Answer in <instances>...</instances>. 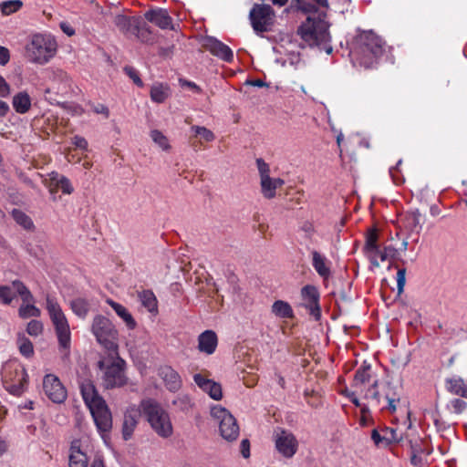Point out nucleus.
Instances as JSON below:
<instances>
[{
    "label": "nucleus",
    "instance_id": "13d9d810",
    "mask_svg": "<svg viewBox=\"0 0 467 467\" xmlns=\"http://www.w3.org/2000/svg\"><path fill=\"white\" fill-rule=\"evenodd\" d=\"M72 143L75 145L76 148H78L79 150H88V143L84 137H81L78 135L74 136L72 138Z\"/></svg>",
    "mask_w": 467,
    "mask_h": 467
},
{
    "label": "nucleus",
    "instance_id": "5701e85b",
    "mask_svg": "<svg viewBox=\"0 0 467 467\" xmlns=\"http://www.w3.org/2000/svg\"><path fill=\"white\" fill-rule=\"evenodd\" d=\"M140 16H127L119 14L114 16L113 24L125 36H132L138 30Z\"/></svg>",
    "mask_w": 467,
    "mask_h": 467
},
{
    "label": "nucleus",
    "instance_id": "3c124183",
    "mask_svg": "<svg viewBox=\"0 0 467 467\" xmlns=\"http://www.w3.org/2000/svg\"><path fill=\"white\" fill-rule=\"evenodd\" d=\"M255 162L260 175V180L266 177H270L269 164L266 163L265 160H263L262 158L256 159Z\"/></svg>",
    "mask_w": 467,
    "mask_h": 467
},
{
    "label": "nucleus",
    "instance_id": "cd10ccee",
    "mask_svg": "<svg viewBox=\"0 0 467 467\" xmlns=\"http://www.w3.org/2000/svg\"><path fill=\"white\" fill-rule=\"evenodd\" d=\"M88 462L87 455L80 450V441L78 440L73 441L68 457L69 467H87Z\"/></svg>",
    "mask_w": 467,
    "mask_h": 467
},
{
    "label": "nucleus",
    "instance_id": "a19ab883",
    "mask_svg": "<svg viewBox=\"0 0 467 467\" xmlns=\"http://www.w3.org/2000/svg\"><path fill=\"white\" fill-rule=\"evenodd\" d=\"M17 346L20 354L25 358H31L34 355L33 343L26 337H25V335H18Z\"/></svg>",
    "mask_w": 467,
    "mask_h": 467
},
{
    "label": "nucleus",
    "instance_id": "e433bc0d",
    "mask_svg": "<svg viewBox=\"0 0 467 467\" xmlns=\"http://www.w3.org/2000/svg\"><path fill=\"white\" fill-rule=\"evenodd\" d=\"M132 36H135L142 43L152 44L154 42V36L143 18L140 20L138 30H135Z\"/></svg>",
    "mask_w": 467,
    "mask_h": 467
},
{
    "label": "nucleus",
    "instance_id": "0eeeda50",
    "mask_svg": "<svg viewBox=\"0 0 467 467\" xmlns=\"http://www.w3.org/2000/svg\"><path fill=\"white\" fill-rule=\"evenodd\" d=\"M378 379H373L371 386L368 388L364 394V399L370 400L373 406L386 410L391 413L397 410V405L400 401V393L396 386L387 382L379 391L378 389Z\"/></svg>",
    "mask_w": 467,
    "mask_h": 467
},
{
    "label": "nucleus",
    "instance_id": "f03ea898",
    "mask_svg": "<svg viewBox=\"0 0 467 467\" xmlns=\"http://www.w3.org/2000/svg\"><path fill=\"white\" fill-rule=\"evenodd\" d=\"M385 42L372 31L359 34L350 50V55L360 66L371 67L385 53Z\"/></svg>",
    "mask_w": 467,
    "mask_h": 467
},
{
    "label": "nucleus",
    "instance_id": "bf43d9fd",
    "mask_svg": "<svg viewBox=\"0 0 467 467\" xmlns=\"http://www.w3.org/2000/svg\"><path fill=\"white\" fill-rule=\"evenodd\" d=\"M451 406L456 413H462L467 407V403L461 399H454L451 401Z\"/></svg>",
    "mask_w": 467,
    "mask_h": 467
},
{
    "label": "nucleus",
    "instance_id": "680f3d73",
    "mask_svg": "<svg viewBox=\"0 0 467 467\" xmlns=\"http://www.w3.org/2000/svg\"><path fill=\"white\" fill-rule=\"evenodd\" d=\"M174 405H180L181 409L185 410L192 407L191 400L188 396L180 397L173 401Z\"/></svg>",
    "mask_w": 467,
    "mask_h": 467
},
{
    "label": "nucleus",
    "instance_id": "bb28decb",
    "mask_svg": "<svg viewBox=\"0 0 467 467\" xmlns=\"http://www.w3.org/2000/svg\"><path fill=\"white\" fill-rule=\"evenodd\" d=\"M424 223V216L420 213L419 209H414L408 212L404 218V225L410 233L419 234L422 229Z\"/></svg>",
    "mask_w": 467,
    "mask_h": 467
},
{
    "label": "nucleus",
    "instance_id": "423d86ee",
    "mask_svg": "<svg viewBox=\"0 0 467 467\" xmlns=\"http://www.w3.org/2000/svg\"><path fill=\"white\" fill-rule=\"evenodd\" d=\"M57 43L49 34H35L26 46V58L35 64L45 65L57 54Z\"/></svg>",
    "mask_w": 467,
    "mask_h": 467
},
{
    "label": "nucleus",
    "instance_id": "72a5a7b5",
    "mask_svg": "<svg viewBox=\"0 0 467 467\" xmlns=\"http://www.w3.org/2000/svg\"><path fill=\"white\" fill-rule=\"evenodd\" d=\"M138 297L141 305L152 314L158 313V301L151 290H143L139 293Z\"/></svg>",
    "mask_w": 467,
    "mask_h": 467
},
{
    "label": "nucleus",
    "instance_id": "4c0bfd02",
    "mask_svg": "<svg viewBox=\"0 0 467 467\" xmlns=\"http://www.w3.org/2000/svg\"><path fill=\"white\" fill-rule=\"evenodd\" d=\"M12 217L17 224L26 230H33L35 225L32 219L23 211L19 209H13Z\"/></svg>",
    "mask_w": 467,
    "mask_h": 467
},
{
    "label": "nucleus",
    "instance_id": "052dcab7",
    "mask_svg": "<svg viewBox=\"0 0 467 467\" xmlns=\"http://www.w3.org/2000/svg\"><path fill=\"white\" fill-rule=\"evenodd\" d=\"M240 452L244 459L250 457V441L248 439H244L240 444Z\"/></svg>",
    "mask_w": 467,
    "mask_h": 467
},
{
    "label": "nucleus",
    "instance_id": "6ab92c4d",
    "mask_svg": "<svg viewBox=\"0 0 467 467\" xmlns=\"http://www.w3.org/2000/svg\"><path fill=\"white\" fill-rule=\"evenodd\" d=\"M79 389L82 399L88 410L95 408L96 405L100 406L106 403L104 399L99 394L95 385L91 380H82L79 385Z\"/></svg>",
    "mask_w": 467,
    "mask_h": 467
},
{
    "label": "nucleus",
    "instance_id": "2f4dec72",
    "mask_svg": "<svg viewBox=\"0 0 467 467\" xmlns=\"http://www.w3.org/2000/svg\"><path fill=\"white\" fill-rule=\"evenodd\" d=\"M447 390L453 394L467 399V379L452 378L446 379Z\"/></svg>",
    "mask_w": 467,
    "mask_h": 467
},
{
    "label": "nucleus",
    "instance_id": "ddd939ff",
    "mask_svg": "<svg viewBox=\"0 0 467 467\" xmlns=\"http://www.w3.org/2000/svg\"><path fill=\"white\" fill-rule=\"evenodd\" d=\"M89 410L98 432L106 441L112 429V415L107 403H104L100 406L96 405L95 408Z\"/></svg>",
    "mask_w": 467,
    "mask_h": 467
},
{
    "label": "nucleus",
    "instance_id": "4be33fe9",
    "mask_svg": "<svg viewBox=\"0 0 467 467\" xmlns=\"http://www.w3.org/2000/svg\"><path fill=\"white\" fill-rule=\"evenodd\" d=\"M378 239L379 236L377 230L375 228H370L366 234V242L363 251L373 268L379 267V263L376 256V253L379 252Z\"/></svg>",
    "mask_w": 467,
    "mask_h": 467
},
{
    "label": "nucleus",
    "instance_id": "7c9ffc66",
    "mask_svg": "<svg viewBox=\"0 0 467 467\" xmlns=\"http://www.w3.org/2000/svg\"><path fill=\"white\" fill-rule=\"evenodd\" d=\"M312 265L314 269L317 271L319 276L323 279H328L331 275V271L329 266L327 265L326 256L322 255L317 251H313L312 253Z\"/></svg>",
    "mask_w": 467,
    "mask_h": 467
},
{
    "label": "nucleus",
    "instance_id": "774afa93",
    "mask_svg": "<svg viewBox=\"0 0 467 467\" xmlns=\"http://www.w3.org/2000/svg\"><path fill=\"white\" fill-rule=\"evenodd\" d=\"M410 463L414 466H421L423 464V459L421 454H410Z\"/></svg>",
    "mask_w": 467,
    "mask_h": 467
},
{
    "label": "nucleus",
    "instance_id": "b1692460",
    "mask_svg": "<svg viewBox=\"0 0 467 467\" xmlns=\"http://www.w3.org/2000/svg\"><path fill=\"white\" fill-rule=\"evenodd\" d=\"M372 375H371V366L370 364H367L364 362L362 366H360L355 372L354 379H353V387L360 391V393L365 394L368 389L365 388L366 384H369L373 382Z\"/></svg>",
    "mask_w": 467,
    "mask_h": 467
},
{
    "label": "nucleus",
    "instance_id": "a211bd4d",
    "mask_svg": "<svg viewBox=\"0 0 467 467\" xmlns=\"http://www.w3.org/2000/svg\"><path fill=\"white\" fill-rule=\"evenodd\" d=\"M371 440L377 447H388L391 443L401 441L402 436L398 433L397 429L383 427L372 430Z\"/></svg>",
    "mask_w": 467,
    "mask_h": 467
},
{
    "label": "nucleus",
    "instance_id": "6e6552de",
    "mask_svg": "<svg viewBox=\"0 0 467 467\" xmlns=\"http://www.w3.org/2000/svg\"><path fill=\"white\" fill-rule=\"evenodd\" d=\"M211 416L218 424L219 433L227 441H235L240 428L234 416L225 408L215 405L211 409Z\"/></svg>",
    "mask_w": 467,
    "mask_h": 467
},
{
    "label": "nucleus",
    "instance_id": "c756f323",
    "mask_svg": "<svg viewBox=\"0 0 467 467\" xmlns=\"http://www.w3.org/2000/svg\"><path fill=\"white\" fill-rule=\"evenodd\" d=\"M106 302L113 308L116 314L125 322L129 329H134L136 327L137 323L135 319L124 306L118 302H115L110 298H108Z\"/></svg>",
    "mask_w": 467,
    "mask_h": 467
},
{
    "label": "nucleus",
    "instance_id": "37998d69",
    "mask_svg": "<svg viewBox=\"0 0 467 467\" xmlns=\"http://www.w3.org/2000/svg\"><path fill=\"white\" fill-rule=\"evenodd\" d=\"M23 6L20 0H8L0 3V10L5 16L17 12Z\"/></svg>",
    "mask_w": 467,
    "mask_h": 467
},
{
    "label": "nucleus",
    "instance_id": "8fccbe9b",
    "mask_svg": "<svg viewBox=\"0 0 467 467\" xmlns=\"http://www.w3.org/2000/svg\"><path fill=\"white\" fill-rule=\"evenodd\" d=\"M15 295L12 289L7 285H0V303L9 305L13 301Z\"/></svg>",
    "mask_w": 467,
    "mask_h": 467
},
{
    "label": "nucleus",
    "instance_id": "aec40b11",
    "mask_svg": "<svg viewBox=\"0 0 467 467\" xmlns=\"http://www.w3.org/2000/svg\"><path fill=\"white\" fill-rule=\"evenodd\" d=\"M144 17L149 22L159 26L161 29H172V18L168 11L163 8H153L144 14Z\"/></svg>",
    "mask_w": 467,
    "mask_h": 467
},
{
    "label": "nucleus",
    "instance_id": "7ed1b4c3",
    "mask_svg": "<svg viewBox=\"0 0 467 467\" xmlns=\"http://www.w3.org/2000/svg\"><path fill=\"white\" fill-rule=\"evenodd\" d=\"M126 362L117 350L111 351L98 362V368L101 372V384L106 389L124 387L128 383L125 373Z\"/></svg>",
    "mask_w": 467,
    "mask_h": 467
},
{
    "label": "nucleus",
    "instance_id": "e2e57ef3",
    "mask_svg": "<svg viewBox=\"0 0 467 467\" xmlns=\"http://www.w3.org/2000/svg\"><path fill=\"white\" fill-rule=\"evenodd\" d=\"M10 60V52L5 47H0V65L5 66Z\"/></svg>",
    "mask_w": 467,
    "mask_h": 467
},
{
    "label": "nucleus",
    "instance_id": "de8ad7c7",
    "mask_svg": "<svg viewBox=\"0 0 467 467\" xmlns=\"http://www.w3.org/2000/svg\"><path fill=\"white\" fill-rule=\"evenodd\" d=\"M150 138L163 150H168L171 148L167 137L163 135L162 132H161L160 130H151Z\"/></svg>",
    "mask_w": 467,
    "mask_h": 467
},
{
    "label": "nucleus",
    "instance_id": "393cba45",
    "mask_svg": "<svg viewBox=\"0 0 467 467\" xmlns=\"http://www.w3.org/2000/svg\"><path fill=\"white\" fill-rule=\"evenodd\" d=\"M159 375L162 379L165 387L172 392L179 390L182 387V379L179 373L170 366L161 367Z\"/></svg>",
    "mask_w": 467,
    "mask_h": 467
},
{
    "label": "nucleus",
    "instance_id": "20e7f679",
    "mask_svg": "<svg viewBox=\"0 0 467 467\" xmlns=\"http://www.w3.org/2000/svg\"><path fill=\"white\" fill-rule=\"evenodd\" d=\"M143 417L158 436L167 439L173 433V427L169 413L153 399L140 401Z\"/></svg>",
    "mask_w": 467,
    "mask_h": 467
},
{
    "label": "nucleus",
    "instance_id": "f3484780",
    "mask_svg": "<svg viewBox=\"0 0 467 467\" xmlns=\"http://www.w3.org/2000/svg\"><path fill=\"white\" fill-rule=\"evenodd\" d=\"M141 416H143V414L140 408V403L139 406L131 405L127 408L124 412L121 429L122 437L125 441H129L132 437Z\"/></svg>",
    "mask_w": 467,
    "mask_h": 467
},
{
    "label": "nucleus",
    "instance_id": "6e6d98bb",
    "mask_svg": "<svg viewBox=\"0 0 467 467\" xmlns=\"http://www.w3.org/2000/svg\"><path fill=\"white\" fill-rule=\"evenodd\" d=\"M405 283H406V269L400 268L397 272V290H398L399 295H400L403 292Z\"/></svg>",
    "mask_w": 467,
    "mask_h": 467
},
{
    "label": "nucleus",
    "instance_id": "c9c22d12",
    "mask_svg": "<svg viewBox=\"0 0 467 467\" xmlns=\"http://www.w3.org/2000/svg\"><path fill=\"white\" fill-rule=\"evenodd\" d=\"M272 313L280 318H291L294 316L292 306L283 300L274 302L272 305Z\"/></svg>",
    "mask_w": 467,
    "mask_h": 467
},
{
    "label": "nucleus",
    "instance_id": "09e8293b",
    "mask_svg": "<svg viewBox=\"0 0 467 467\" xmlns=\"http://www.w3.org/2000/svg\"><path fill=\"white\" fill-rule=\"evenodd\" d=\"M26 332L32 337H37L43 332V324L39 320H31L26 327Z\"/></svg>",
    "mask_w": 467,
    "mask_h": 467
},
{
    "label": "nucleus",
    "instance_id": "58836bf2",
    "mask_svg": "<svg viewBox=\"0 0 467 467\" xmlns=\"http://www.w3.org/2000/svg\"><path fill=\"white\" fill-rule=\"evenodd\" d=\"M50 180L55 183L57 187L61 189L64 194H71L73 192L74 188L70 181L66 176L53 172L51 174Z\"/></svg>",
    "mask_w": 467,
    "mask_h": 467
},
{
    "label": "nucleus",
    "instance_id": "2eb2a0df",
    "mask_svg": "<svg viewBox=\"0 0 467 467\" xmlns=\"http://www.w3.org/2000/svg\"><path fill=\"white\" fill-rule=\"evenodd\" d=\"M43 389L47 397L54 403H63L67 396V389L58 377L47 374L43 379Z\"/></svg>",
    "mask_w": 467,
    "mask_h": 467
},
{
    "label": "nucleus",
    "instance_id": "39448f33",
    "mask_svg": "<svg viewBox=\"0 0 467 467\" xmlns=\"http://www.w3.org/2000/svg\"><path fill=\"white\" fill-rule=\"evenodd\" d=\"M47 310L55 327L59 351L62 353L63 358H68L71 347V332L67 319L57 300L49 296H47Z\"/></svg>",
    "mask_w": 467,
    "mask_h": 467
},
{
    "label": "nucleus",
    "instance_id": "4468645a",
    "mask_svg": "<svg viewBox=\"0 0 467 467\" xmlns=\"http://www.w3.org/2000/svg\"><path fill=\"white\" fill-rule=\"evenodd\" d=\"M300 294L302 306L308 311L315 320L318 321L321 318L320 293L318 289L315 285H306L301 288Z\"/></svg>",
    "mask_w": 467,
    "mask_h": 467
},
{
    "label": "nucleus",
    "instance_id": "f704fd0d",
    "mask_svg": "<svg viewBox=\"0 0 467 467\" xmlns=\"http://www.w3.org/2000/svg\"><path fill=\"white\" fill-rule=\"evenodd\" d=\"M150 95L153 102L163 103L170 97L171 89L167 84H156L151 87Z\"/></svg>",
    "mask_w": 467,
    "mask_h": 467
},
{
    "label": "nucleus",
    "instance_id": "c03bdc74",
    "mask_svg": "<svg viewBox=\"0 0 467 467\" xmlns=\"http://www.w3.org/2000/svg\"><path fill=\"white\" fill-rule=\"evenodd\" d=\"M51 78L53 81L57 82L62 86L61 89L63 91H66L69 87V77L67 72L62 69L53 70Z\"/></svg>",
    "mask_w": 467,
    "mask_h": 467
},
{
    "label": "nucleus",
    "instance_id": "49530a36",
    "mask_svg": "<svg viewBox=\"0 0 467 467\" xmlns=\"http://www.w3.org/2000/svg\"><path fill=\"white\" fill-rule=\"evenodd\" d=\"M40 314V310L31 303H26L19 307V316L22 318L38 317Z\"/></svg>",
    "mask_w": 467,
    "mask_h": 467
},
{
    "label": "nucleus",
    "instance_id": "dca6fc26",
    "mask_svg": "<svg viewBox=\"0 0 467 467\" xmlns=\"http://www.w3.org/2000/svg\"><path fill=\"white\" fill-rule=\"evenodd\" d=\"M202 47L209 51L213 56L217 57L225 62H231L234 59L233 50L214 36H204L202 38Z\"/></svg>",
    "mask_w": 467,
    "mask_h": 467
},
{
    "label": "nucleus",
    "instance_id": "f8f14e48",
    "mask_svg": "<svg viewBox=\"0 0 467 467\" xmlns=\"http://www.w3.org/2000/svg\"><path fill=\"white\" fill-rule=\"evenodd\" d=\"M28 375L25 368L8 366L5 369L4 381L5 389L16 396H20L27 385Z\"/></svg>",
    "mask_w": 467,
    "mask_h": 467
},
{
    "label": "nucleus",
    "instance_id": "c85d7f7f",
    "mask_svg": "<svg viewBox=\"0 0 467 467\" xmlns=\"http://www.w3.org/2000/svg\"><path fill=\"white\" fill-rule=\"evenodd\" d=\"M285 183L283 179L266 177L260 180L261 192L265 198L273 199L275 197L277 188Z\"/></svg>",
    "mask_w": 467,
    "mask_h": 467
},
{
    "label": "nucleus",
    "instance_id": "603ef678",
    "mask_svg": "<svg viewBox=\"0 0 467 467\" xmlns=\"http://www.w3.org/2000/svg\"><path fill=\"white\" fill-rule=\"evenodd\" d=\"M296 7L303 13H312L317 11L316 5L306 0H294Z\"/></svg>",
    "mask_w": 467,
    "mask_h": 467
},
{
    "label": "nucleus",
    "instance_id": "79ce46f5",
    "mask_svg": "<svg viewBox=\"0 0 467 467\" xmlns=\"http://www.w3.org/2000/svg\"><path fill=\"white\" fill-rule=\"evenodd\" d=\"M12 285L21 296L24 303H31L34 301L33 295L23 282L20 280H15L12 282Z\"/></svg>",
    "mask_w": 467,
    "mask_h": 467
},
{
    "label": "nucleus",
    "instance_id": "338daca9",
    "mask_svg": "<svg viewBox=\"0 0 467 467\" xmlns=\"http://www.w3.org/2000/svg\"><path fill=\"white\" fill-rule=\"evenodd\" d=\"M301 230L305 233L306 238H311L315 234L314 225L309 222H305L301 226Z\"/></svg>",
    "mask_w": 467,
    "mask_h": 467
},
{
    "label": "nucleus",
    "instance_id": "a878e982",
    "mask_svg": "<svg viewBox=\"0 0 467 467\" xmlns=\"http://www.w3.org/2000/svg\"><path fill=\"white\" fill-rule=\"evenodd\" d=\"M218 339L214 331L205 330L198 337V349L207 355L213 354L217 347Z\"/></svg>",
    "mask_w": 467,
    "mask_h": 467
},
{
    "label": "nucleus",
    "instance_id": "412c9836",
    "mask_svg": "<svg viewBox=\"0 0 467 467\" xmlns=\"http://www.w3.org/2000/svg\"><path fill=\"white\" fill-rule=\"evenodd\" d=\"M195 384L204 392H206L213 400H220L223 398V390L220 383L213 379H205L201 374L193 376Z\"/></svg>",
    "mask_w": 467,
    "mask_h": 467
},
{
    "label": "nucleus",
    "instance_id": "ea45409f",
    "mask_svg": "<svg viewBox=\"0 0 467 467\" xmlns=\"http://www.w3.org/2000/svg\"><path fill=\"white\" fill-rule=\"evenodd\" d=\"M71 309L73 313L80 318H85L89 311V304L86 299L76 298L71 301Z\"/></svg>",
    "mask_w": 467,
    "mask_h": 467
},
{
    "label": "nucleus",
    "instance_id": "5fc2aeb1",
    "mask_svg": "<svg viewBox=\"0 0 467 467\" xmlns=\"http://www.w3.org/2000/svg\"><path fill=\"white\" fill-rule=\"evenodd\" d=\"M396 254V249L390 245L385 246L383 250H379L376 253L377 258L379 257L381 262L386 261L389 257H393Z\"/></svg>",
    "mask_w": 467,
    "mask_h": 467
},
{
    "label": "nucleus",
    "instance_id": "4d7b16f0",
    "mask_svg": "<svg viewBox=\"0 0 467 467\" xmlns=\"http://www.w3.org/2000/svg\"><path fill=\"white\" fill-rule=\"evenodd\" d=\"M91 106V109L93 110L94 113L96 114H101L103 115L106 119L109 118V110L108 109L107 106H105L104 104H101V103H98V104H90Z\"/></svg>",
    "mask_w": 467,
    "mask_h": 467
},
{
    "label": "nucleus",
    "instance_id": "1a4fd4ad",
    "mask_svg": "<svg viewBox=\"0 0 467 467\" xmlns=\"http://www.w3.org/2000/svg\"><path fill=\"white\" fill-rule=\"evenodd\" d=\"M92 333L97 338V341L105 348L111 351H116L118 348L115 343L118 331L115 329L110 320L101 315L94 317L92 322Z\"/></svg>",
    "mask_w": 467,
    "mask_h": 467
},
{
    "label": "nucleus",
    "instance_id": "69168bd1",
    "mask_svg": "<svg viewBox=\"0 0 467 467\" xmlns=\"http://www.w3.org/2000/svg\"><path fill=\"white\" fill-rule=\"evenodd\" d=\"M421 441L420 442L412 441H410V454H422L425 452V450L420 445Z\"/></svg>",
    "mask_w": 467,
    "mask_h": 467
},
{
    "label": "nucleus",
    "instance_id": "9d476101",
    "mask_svg": "<svg viewBox=\"0 0 467 467\" xmlns=\"http://www.w3.org/2000/svg\"><path fill=\"white\" fill-rule=\"evenodd\" d=\"M275 17V11L269 5L254 4L249 13L252 27L257 35L271 31Z\"/></svg>",
    "mask_w": 467,
    "mask_h": 467
},
{
    "label": "nucleus",
    "instance_id": "864d4df0",
    "mask_svg": "<svg viewBox=\"0 0 467 467\" xmlns=\"http://www.w3.org/2000/svg\"><path fill=\"white\" fill-rule=\"evenodd\" d=\"M124 71L133 80L134 84H136L138 87L143 86V82L140 78L138 70L132 67H125Z\"/></svg>",
    "mask_w": 467,
    "mask_h": 467
},
{
    "label": "nucleus",
    "instance_id": "a18cd8bd",
    "mask_svg": "<svg viewBox=\"0 0 467 467\" xmlns=\"http://www.w3.org/2000/svg\"><path fill=\"white\" fill-rule=\"evenodd\" d=\"M191 130L194 132L195 136H200L201 139L206 142H211L215 140L214 133L206 127L194 125L192 126Z\"/></svg>",
    "mask_w": 467,
    "mask_h": 467
},
{
    "label": "nucleus",
    "instance_id": "473e14b6",
    "mask_svg": "<svg viewBox=\"0 0 467 467\" xmlns=\"http://www.w3.org/2000/svg\"><path fill=\"white\" fill-rule=\"evenodd\" d=\"M12 105L19 114L26 113L31 108V98L26 91H21L13 97Z\"/></svg>",
    "mask_w": 467,
    "mask_h": 467
},
{
    "label": "nucleus",
    "instance_id": "0e129e2a",
    "mask_svg": "<svg viewBox=\"0 0 467 467\" xmlns=\"http://www.w3.org/2000/svg\"><path fill=\"white\" fill-rule=\"evenodd\" d=\"M10 93V86L5 79L0 76V97H7Z\"/></svg>",
    "mask_w": 467,
    "mask_h": 467
},
{
    "label": "nucleus",
    "instance_id": "f257e3e1",
    "mask_svg": "<svg viewBox=\"0 0 467 467\" xmlns=\"http://www.w3.org/2000/svg\"><path fill=\"white\" fill-rule=\"evenodd\" d=\"M328 28L327 14L319 12L318 16L308 15L306 20L298 26L297 34L305 46L318 47L320 50H325L327 54H331L333 48L330 45L331 37Z\"/></svg>",
    "mask_w": 467,
    "mask_h": 467
},
{
    "label": "nucleus",
    "instance_id": "9b49d317",
    "mask_svg": "<svg viewBox=\"0 0 467 467\" xmlns=\"http://www.w3.org/2000/svg\"><path fill=\"white\" fill-rule=\"evenodd\" d=\"M272 438L275 451L285 459H291L297 452L299 443L291 431L277 427Z\"/></svg>",
    "mask_w": 467,
    "mask_h": 467
}]
</instances>
